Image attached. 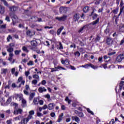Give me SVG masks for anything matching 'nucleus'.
Instances as JSON below:
<instances>
[{"instance_id": "47", "label": "nucleus", "mask_w": 124, "mask_h": 124, "mask_svg": "<svg viewBox=\"0 0 124 124\" xmlns=\"http://www.w3.org/2000/svg\"><path fill=\"white\" fill-rule=\"evenodd\" d=\"M91 67V63L86 64L84 65V68H89V67Z\"/></svg>"}, {"instance_id": "50", "label": "nucleus", "mask_w": 124, "mask_h": 124, "mask_svg": "<svg viewBox=\"0 0 124 124\" xmlns=\"http://www.w3.org/2000/svg\"><path fill=\"white\" fill-rule=\"evenodd\" d=\"M8 61L11 62L12 63H14V60L13 61V59H12V57H10L8 59Z\"/></svg>"}, {"instance_id": "41", "label": "nucleus", "mask_w": 124, "mask_h": 124, "mask_svg": "<svg viewBox=\"0 0 124 124\" xmlns=\"http://www.w3.org/2000/svg\"><path fill=\"white\" fill-rule=\"evenodd\" d=\"M31 19L33 20V22H37V21L38 20V18L36 16L32 17Z\"/></svg>"}, {"instance_id": "33", "label": "nucleus", "mask_w": 124, "mask_h": 124, "mask_svg": "<svg viewBox=\"0 0 124 124\" xmlns=\"http://www.w3.org/2000/svg\"><path fill=\"white\" fill-rule=\"evenodd\" d=\"M119 122L118 118H115V121H114V119H112L111 121L109 122V124H114V123H116V122Z\"/></svg>"}, {"instance_id": "34", "label": "nucleus", "mask_w": 124, "mask_h": 124, "mask_svg": "<svg viewBox=\"0 0 124 124\" xmlns=\"http://www.w3.org/2000/svg\"><path fill=\"white\" fill-rule=\"evenodd\" d=\"M89 9H90V8L88 6H86L83 8V11L85 13H87V12H88V11H89Z\"/></svg>"}, {"instance_id": "51", "label": "nucleus", "mask_w": 124, "mask_h": 124, "mask_svg": "<svg viewBox=\"0 0 124 124\" xmlns=\"http://www.w3.org/2000/svg\"><path fill=\"white\" fill-rule=\"evenodd\" d=\"M42 108H43V110H46V109H48V106H47V105L45 104Z\"/></svg>"}, {"instance_id": "13", "label": "nucleus", "mask_w": 124, "mask_h": 124, "mask_svg": "<svg viewBox=\"0 0 124 124\" xmlns=\"http://www.w3.org/2000/svg\"><path fill=\"white\" fill-rule=\"evenodd\" d=\"M21 100L22 106H23V107H26V106H27V101L26 99H24L23 98L22 100Z\"/></svg>"}, {"instance_id": "6", "label": "nucleus", "mask_w": 124, "mask_h": 124, "mask_svg": "<svg viewBox=\"0 0 124 124\" xmlns=\"http://www.w3.org/2000/svg\"><path fill=\"white\" fill-rule=\"evenodd\" d=\"M87 28H88V27L87 26V25H85V26H83L82 27H81L80 29H79L78 30V32H79V33H82L83 32V31H84Z\"/></svg>"}, {"instance_id": "15", "label": "nucleus", "mask_w": 124, "mask_h": 124, "mask_svg": "<svg viewBox=\"0 0 124 124\" xmlns=\"http://www.w3.org/2000/svg\"><path fill=\"white\" fill-rule=\"evenodd\" d=\"M80 18V15L79 14H76L74 16V21L76 22V21H78V19Z\"/></svg>"}, {"instance_id": "21", "label": "nucleus", "mask_w": 124, "mask_h": 124, "mask_svg": "<svg viewBox=\"0 0 124 124\" xmlns=\"http://www.w3.org/2000/svg\"><path fill=\"white\" fill-rule=\"evenodd\" d=\"M7 72H8V69H7L3 68L1 70V74H4L5 75Z\"/></svg>"}, {"instance_id": "52", "label": "nucleus", "mask_w": 124, "mask_h": 124, "mask_svg": "<svg viewBox=\"0 0 124 124\" xmlns=\"http://www.w3.org/2000/svg\"><path fill=\"white\" fill-rule=\"evenodd\" d=\"M28 65H33V62L30 61L29 62L27 63Z\"/></svg>"}, {"instance_id": "27", "label": "nucleus", "mask_w": 124, "mask_h": 124, "mask_svg": "<svg viewBox=\"0 0 124 124\" xmlns=\"http://www.w3.org/2000/svg\"><path fill=\"white\" fill-rule=\"evenodd\" d=\"M34 95H35L34 93H31L30 94L29 100H32V98H33V97H34Z\"/></svg>"}, {"instance_id": "10", "label": "nucleus", "mask_w": 124, "mask_h": 124, "mask_svg": "<svg viewBox=\"0 0 124 124\" xmlns=\"http://www.w3.org/2000/svg\"><path fill=\"white\" fill-rule=\"evenodd\" d=\"M104 32L106 34H108V35H110V27L109 26H107L106 29L104 31Z\"/></svg>"}, {"instance_id": "39", "label": "nucleus", "mask_w": 124, "mask_h": 124, "mask_svg": "<svg viewBox=\"0 0 124 124\" xmlns=\"http://www.w3.org/2000/svg\"><path fill=\"white\" fill-rule=\"evenodd\" d=\"M124 85V81H122L120 83V90H122L123 89V86Z\"/></svg>"}, {"instance_id": "16", "label": "nucleus", "mask_w": 124, "mask_h": 124, "mask_svg": "<svg viewBox=\"0 0 124 124\" xmlns=\"http://www.w3.org/2000/svg\"><path fill=\"white\" fill-rule=\"evenodd\" d=\"M63 113H62L59 116L58 119L57 120V122L58 123H61V121H62V119H63Z\"/></svg>"}, {"instance_id": "61", "label": "nucleus", "mask_w": 124, "mask_h": 124, "mask_svg": "<svg viewBox=\"0 0 124 124\" xmlns=\"http://www.w3.org/2000/svg\"><path fill=\"white\" fill-rule=\"evenodd\" d=\"M66 107H65V106L63 105H61V109L62 110H65L66 109Z\"/></svg>"}, {"instance_id": "38", "label": "nucleus", "mask_w": 124, "mask_h": 124, "mask_svg": "<svg viewBox=\"0 0 124 124\" xmlns=\"http://www.w3.org/2000/svg\"><path fill=\"white\" fill-rule=\"evenodd\" d=\"M24 80H24V78H23V77H20L18 79V83H20V82H22V81H24Z\"/></svg>"}, {"instance_id": "29", "label": "nucleus", "mask_w": 124, "mask_h": 124, "mask_svg": "<svg viewBox=\"0 0 124 124\" xmlns=\"http://www.w3.org/2000/svg\"><path fill=\"white\" fill-rule=\"evenodd\" d=\"M123 58H122V56L120 55H119L118 57H117V59H116V61H117V62H122V61H123Z\"/></svg>"}, {"instance_id": "36", "label": "nucleus", "mask_w": 124, "mask_h": 124, "mask_svg": "<svg viewBox=\"0 0 124 124\" xmlns=\"http://www.w3.org/2000/svg\"><path fill=\"white\" fill-rule=\"evenodd\" d=\"M37 79H33L31 81L32 85H36L37 84Z\"/></svg>"}, {"instance_id": "2", "label": "nucleus", "mask_w": 124, "mask_h": 124, "mask_svg": "<svg viewBox=\"0 0 124 124\" xmlns=\"http://www.w3.org/2000/svg\"><path fill=\"white\" fill-rule=\"evenodd\" d=\"M51 70V72H55V71H59V70H62L63 69V70H65V69L61 66L55 67L54 68H50Z\"/></svg>"}, {"instance_id": "42", "label": "nucleus", "mask_w": 124, "mask_h": 124, "mask_svg": "<svg viewBox=\"0 0 124 124\" xmlns=\"http://www.w3.org/2000/svg\"><path fill=\"white\" fill-rule=\"evenodd\" d=\"M20 118H21V116H18L14 118V120L15 121H20Z\"/></svg>"}, {"instance_id": "22", "label": "nucleus", "mask_w": 124, "mask_h": 124, "mask_svg": "<svg viewBox=\"0 0 124 124\" xmlns=\"http://www.w3.org/2000/svg\"><path fill=\"white\" fill-rule=\"evenodd\" d=\"M59 46H56L57 49H59V50H62V49H63V46H62V43L59 42Z\"/></svg>"}, {"instance_id": "17", "label": "nucleus", "mask_w": 124, "mask_h": 124, "mask_svg": "<svg viewBox=\"0 0 124 124\" xmlns=\"http://www.w3.org/2000/svg\"><path fill=\"white\" fill-rule=\"evenodd\" d=\"M62 64H64V65H68L69 64V61L68 60H62Z\"/></svg>"}, {"instance_id": "62", "label": "nucleus", "mask_w": 124, "mask_h": 124, "mask_svg": "<svg viewBox=\"0 0 124 124\" xmlns=\"http://www.w3.org/2000/svg\"><path fill=\"white\" fill-rule=\"evenodd\" d=\"M25 75L26 76V77H28V76L30 75V71H26L25 73Z\"/></svg>"}, {"instance_id": "56", "label": "nucleus", "mask_w": 124, "mask_h": 124, "mask_svg": "<svg viewBox=\"0 0 124 124\" xmlns=\"http://www.w3.org/2000/svg\"><path fill=\"white\" fill-rule=\"evenodd\" d=\"M50 116L52 118H55V117H56V114L55 113V112H51L50 113Z\"/></svg>"}, {"instance_id": "28", "label": "nucleus", "mask_w": 124, "mask_h": 124, "mask_svg": "<svg viewBox=\"0 0 124 124\" xmlns=\"http://www.w3.org/2000/svg\"><path fill=\"white\" fill-rule=\"evenodd\" d=\"M32 78L34 79H36V80H38V81H39V76H38V75L35 74V75H32Z\"/></svg>"}, {"instance_id": "3", "label": "nucleus", "mask_w": 124, "mask_h": 124, "mask_svg": "<svg viewBox=\"0 0 124 124\" xmlns=\"http://www.w3.org/2000/svg\"><path fill=\"white\" fill-rule=\"evenodd\" d=\"M66 18H67V16H63L61 17L57 16L55 18L56 20H58V21H60V22L65 21L66 19Z\"/></svg>"}, {"instance_id": "35", "label": "nucleus", "mask_w": 124, "mask_h": 124, "mask_svg": "<svg viewBox=\"0 0 124 124\" xmlns=\"http://www.w3.org/2000/svg\"><path fill=\"white\" fill-rule=\"evenodd\" d=\"M20 53H21V50H15V54L16 56H19L20 55Z\"/></svg>"}, {"instance_id": "19", "label": "nucleus", "mask_w": 124, "mask_h": 124, "mask_svg": "<svg viewBox=\"0 0 124 124\" xmlns=\"http://www.w3.org/2000/svg\"><path fill=\"white\" fill-rule=\"evenodd\" d=\"M7 48V51L8 52V53H13V51H14V49L13 47H8V46H6Z\"/></svg>"}, {"instance_id": "46", "label": "nucleus", "mask_w": 124, "mask_h": 124, "mask_svg": "<svg viewBox=\"0 0 124 124\" xmlns=\"http://www.w3.org/2000/svg\"><path fill=\"white\" fill-rule=\"evenodd\" d=\"M100 67H101V68L103 67V68H104L105 69H106V68H107V64H102L101 66H100Z\"/></svg>"}, {"instance_id": "11", "label": "nucleus", "mask_w": 124, "mask_h": 124, "mask_svg": "<svg viewBox=\"0 0 124 124\" xmlns=\"http://www.w3.org/2000/svg\"><path fill=\"white\" fill-rule=\"evenodd\" d=\"M106 43L108 45H111L113 43V40L110 38H108L106 40Z\"/></svg>"}, {"instance_id": "26", "label": "nucleus", "mask_w": 124, "mask_h": 124, "mask_svg": "<svg viewBox=\"0 0 124 124\" xmlns=\"http://www.w3.org/2000/svg\"><path fill=\"white\" fill-rule=\"evenodd\" d=\"M104 58L105 61V62H107L110 61V60H111V58H110V57H107V56H106V55H105V56H104Z\"/></svg>"}, {"instance_id": "48", "label": "nucleus", "mask_w": 124, "mask_h": 124, "mask_svg": "<svg viewBox=\"0 0 124 124\" xmlns=\"http://www.w3.org/2000/svg\"><path fill=\"white\" fill-rule=\"evenodd\" d=\"M33 102L35 105L38 104V100H37V98L34 99V100H33Z\"/></svg>"}, {"instance_id": "60", "label": "nucleus", "mask_w": 124, "mask_h": 124, "mask_svg": "<svg viewBox=\"0 0 124 124\" xmlns=\"http://www.w3.org/2000/svg\"><path fill=\"white\" fill-rule=\"evenodd\" d=\"M44 96L46 97V98H47V99H49L50 97V94H47L45 95Z\"/></svg>"}, {"instance_id": "57", "label": "nucleus", "mask_w": 124, "mask_h": 124, "mask_svg": "<svg viewBox=\"0 0 124 124\" xmlns=\"http://www.w3.org/2000/svg\"><path fill=\"white\" fill-rule=\"evenodd\" d=\"M10 39H12V38L11 37V36L10 35H9L7 38L8 42H9V41H10Z\"/></svg>"}, {"instance_id": "20", "label": "nucleus", "mask_w": 124, "mask_h": 124, "mask_svg": "<svg viewBox=\"0 0 124 124\" xmlns=\"http://www.w3.org/2000/svg\"><path fill=\"white\" fill-rule=\"evenodd\" d=\"M26 34H27V35H29V36H32V35L34 34V32H31V31L28 30L27 31Z\"/></svg>"}, {"instance_id": "45", "label": "nucleus", "mask_w": 124, "mask_h": 124, "mask_svg": "<svg viewBox=\"0 0 124 124\" xmlns=\"http://www.w3.org/2000/svg\"><path fill=\"white\" fill-rule=\"evenodd\" d=\"M13 106H15V110L18 109V104L14 103Z\"/></svg>"}, {"instance_id": "12", "label": "nucleus", "mask_w": 124, "mask_h": 124, "mask_svg": "<svg viewBox=\"0 0 124 124\" xmlns=\"http://www.w3.org/2000/svg\"><path fill=\"white\" fill-rule=\"evenodd\" d=\"M72 121H75L77 123H79L80 122V119L77 116H72Z\"/></svg>"}, {"instance_id": "18", "label": "nucleus", "mask_w": 124, "mask_h": 124, "mask_svg": "<svg viewBox=\"0 0 124 124\" xmlns=\"http://www.w3.org/2000/svg\"><path fill=\"white\" fill-rule=\"evenodd\" d=\"M18 9V8L16 6H12V7H9V10L12 12H13L14 11H16Z\"/></svg>"}, {"instance_id": "4", "label": "nucleus", "mask_w": 124, "mask_h": 124, "mask_svg": "<svg viewBox=\"0 0 124 124\" xmlns=\"http://www.w3.org/2000/svg\"><path fill=\"white\" fill-rule=\"evenodd\" d=\"M15 97L16 100H19V101L21 100L23 98V95L22 93L16 94Z\"/></svg>"}, {"instance_id": "54", "label": "nucleus", "mask_w": 124, "mask_h": 124, "mask_svg": "<svg viewBox=\"0 0 124 124\" xmlns=\"http://www.w3.org/2000/svg\"><path fill=\"white\" fill-rule=\"evenodd\" d=\"M1 1L6 6H7V2L5 1V0H1Z\"/></svg>"}, {"instance_id": "32", "label": "nucleus", "mask_w": 124, "mask_h": 124, "mask_svg": "<svg viewBox=\"0 0 124 124\" xmlns=\"http://www.w3.org/2000/svg\"><path fill=\"white\" fill-rule=\"evenodd\" d=\"M18 18H17V16H15L14 17H12V20H13V23L14 25H15L16 24V20H17Z\"/></svg>"}, {"instance_id": "5", "label": "nucleus", "mask_w": 124, "mask_h": 124, "mask_svg": "<svg viewBox=\"0 0 124 124\" xmlns=\"http://www.w3.org/2000/svg\"><path fill=\"white\" fill-rule=\"evenodd\" d=\"M23 109L21 108H17V109H14V115H18V114H22Z\"/></svg>"}, {"instance_id": "24", "label": "nucleus", "mask_w": 124, "mask_h": 124, "mask_svg": "<svg viewBox=\"0 0 124 124\" xmlns=\"http://www.w3.org/2000/svg\"><path fill=\"white\" fill-rule=\"evenodd\" d=\"M98 22H99V18H98L95 21H93L92 23H91V25H93V26H95V25L98 24Z\"/></svg>"}, {"instance_id": "14", "label": "nucleus", "mask_w": 124, "mask_h": 124, "mask_svg": "<svg viewBox=\"0 0 124 124\" xmlns=\"http://www.w3.org/2000/svg\"><path fill=\"white\" fill-rule=\"evenodd\" d=\"M47 89L45 88V87H39L38 88V92H40V93H44V92H46Z\"/></svg>"}, {"instance_id": "49", "label": "nucleus", "mask_w": 124, "mask_h": 124, "mask_svg": "<svg viewBox=\"0 0 124 124\" xmlns=\"http://www.w3.org/2000/svg\"><path fill=\"white\" fill-rule=\"evenodd\" d=\"M116 54V51H112L111 52H109L108 53V56H113V55H115Z\"/></svg>"}, {"instance_id": "30", "label": "nucleus", "mask_w": 124, "mask_h": 124, "mask_svg": "<svg viewBox=\"0 0 124 124\" xmlns=\"http://www.w3.org/2000/svg\"><path fill=\"white\" fill-rule=\"evenodd\" d=\"M90 67H91V68H93V69H97L98 68V66L96 65H94L92 63H90Z\"/></svg>"}, {"instance_id": "59", "label": "nucleus", "mask_w": 124, "mask_h": 124, "mask_svg": "<svg viewBox=\"0 0 124 124\" xmlns=\"http://www.w3.org/2000/svg\"><path fill=\"white\" fill-rule=\"evenodd\" d=\"M7 124H12V119L7 121Z\"/></svg>"}, {"instance_id": "31", "label": "nucleus", "mask_w": 124, "mask_h": 124, "mask_svg": "<svg viewBox=\"0 0 124 124\" xmlns=\"http://www.w3.org/2000/svg\"><path fill=\"white\" fill-rule=\"evenodd\" d=\"M31 46H35L36 45H37V42H36V41H31Z\"/></svg>"}, {"instance_id": "40", "label": "nucleus", "mask_w": 124, "mask_h": 124, "mask_svg": "<svg viewBox=\"0 0 124 124\" xmlns=\"http://www.w3.org/2000/svg\"><path fill=\"white\" fill-rule=\"evenodd\" d=\"M22 50H23V51H24V52H26V53H28V52H29L28 48H27V47H26V46H23Z\"/></svg>"}, {"instance_id": "37", "label": "nucleus", "mask_w": 124, "mask_h": 124, "mask_svg": "<svg viewBox=\"0 0 124 124\" xmlns=\"http://www.w3.org/2000/svg\"><path fill=\"white\" fill-rule=\"evenodd\" d=\"M86 110H87V112L88 113H89L90 114H91V115H94L93 112L92 110H91V109H90V108H86Z\"/></svg>"}, {"instance_id": "1", "label": "nucleus", "mask_w": 124, "mask_h": 124, "mask_svg": "<svg viewBox=\"0 0 124 124\" xmlns=\"http://www.w3.org/2000/svg\"><path fill=\"white\" fill-rule=\"evenodd\" d=\"M29 115L27 118H24L19 123V124H27L30 120L32 119V116L34 115V110H31L29 112Z\"/></svg>"}, {"instance_id": "8", "label": "nucleus", "mask_w": 124, "mask_h": 124, "mask_svg": "<svg viewBox=\"0 0 124 124\" xmlns=\"http://www.w3.org/2000/svg\"><path fill=\"white\" fill-rule=\"evenodd\" d=\"M60 11L61 13H65L67 11V8L64 7H61L60 8Z\"/></svg>"}, {"instance_id": "44", "label": "nucleus", "mask_w": 124, "mask_h": 124, "mask_svg": "<svg viewBox=\"0 0 124 124\" xmlns=\"http://www.w3.org/2000/svg\"><path fill=\"white\" fill-rule=\"evenodd\" d=\"M0 29H1L2 30L6 29V24H3L2 25H1L0 26Z\"/></svg>"}, {"instance_id": "58", "label": "nucleus", "mask_w": 124, "mask_h": 124, "mask_svg": "<svg viewBox=\"0 0 124 124\" xmlns=\"http://www.w3.org/2000/svg\"><path fill=\"white\" fill-rule=\"evenodd\" d=\"M5 20L7 21V22H10V19L9 18V16H6Z\"/></svg>"}, {"instance_id": "7", "label": "nucleus", "mask_w": 124, "mask_h": 124, "mask_svg": "<svg viewBox=\"0 0 124 124\" xmlns=\"http://www.w3.org/2000/svg\"><path fill=\"white\" fill-rule=\"evenodd\" d=\"M55 107V105L54 103H49L47 105V109L48 110H53Z\"/></svg>"}, {"instance_id": "25", "label": "nucleus", "mask_w": 124, "mask_h": 124, "mask_svg": "<svg viewBox=\"0 0 124 124\" xmlns=\"http://www.w3.org/2000/svg\"><path fill=\"white\" fill-rule=\"evenodd\" d=\"M63 30V27H61L57 31V34L58 35H60L61 34V33L62 32V31Z\"/></svg>"}, {"instance_id": "53", "label": "nucleus", "mask_w": 124, "mask_h": 124, "mask_svg": "<svg viewBox=\"0 0 124 124\" xmlns=\"http://www.w3.org/2000/svg\"><path fill=\"white\" fill-rule=\"evenodd\" d=\"M15 70H16L15 68H13L11 69V71L12 74L13 75L15 73Z\"/></svg>"}, {"instance_id": "9", "label": "nucleus", "mask_w": 124, "mask_h": 124, "mask_svg": "<svg viewBox=\"0 0 124 124\" xmlns=\"http://www.w3.org/2000/svg\"><path fill=\"white\" fill-rule=\"evenodd\" d=\"M75 113L80 118H83V117H84V113H83V112H79L78 110H75Z\"/></svg>"}, {"instance_id": "43", "label": "nucleus", "mask_w": 124, "mask_h": 124, "mask_svg": "<svg viewBox=\"0 0 124 124\" xmlns=\"http://www.w3.org/2000/svg\"><path fill=\"white\" fill-rule=\"evenodd\" d=\"M66 117H68L69 118H66V123H69V122H70V121H71V119H70V116H69V115H67L66 116Z\"/></svg>"}, {"instance_id": "63", "label": "nucleus", "mask_w": 124, "mask_h": 124, "mask_svg": "<svg viewBox=\"0 0 124 124\" xmlns=\"http://www.w3.org/2000/svg\"><path fill=\"white\" fill-rule=\"evenodd\" d=\"M11 97H9L7 100V103H10L11 102Z\"/></svg>"}, {"instance_id": "55", "label": "nucleus", "mask_w": 124, "mask_h": 124, "mask_svg": "<svg viewBox=\"0 0 124 124\" xmlns=\"http://www.w3.org/2000/svg\"><path fill=\"white\" fill-rule=\"evenodd\" d=\"M80 53L78 51H77L75 53V55L77 56V57H80Z\"/></svg>"}, {"instance_id": "23", "label": "nucleus", "mask_w": 124, "mask_h": 124, "mask_svg": "<svg viewBox=\"0 0 124 124\" xmlns=\"http://www.w3.org/2000/svg\"><path fill=\"white\" fill-rule=\"evenodd\" d=\"M4 12H5L4 7L0 5V14H3Z\"/></svg>"}, {"instance_id": "64", "label": "nucleus", "mask_w": 124, "mask_h": 124, "mask_svg": "<svg viewBox=\"0 0 124 124\" xmlns=\"http://www.w3.org/2000/svg\"><path fill=\"white\" fill-rule=\"evenodd\" d=\"M120 56H121V58L124 60V52L122 54H120Z\"/></svg>"}]
</instances>
